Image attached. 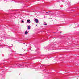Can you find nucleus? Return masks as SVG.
<instances>
[{"mask_svg":"<svg viewBox=\"0 0 79 79\" xmlns=\"http://www.w3.org/2000/svg\"><path fill=\"white\" fill-rule=\"evenodd\" d=\"M27 23H31V21H30V20H27Z\"/></svg>","mask_w":79,"mask_h":79,"instance_id":"f257e3e1","label":"nucleus"},{"mask_svg":"<svg viewBox=\"0 0 79 79\" xmlns=\"http://www.w3.org/2000/svg\"><path fill=\"white\" fill-rule=\"evenodd\" d=\"M35 21L36 22V23H38V22H39V20H38L37 19H35Z\"/></svg>","mask_w":79,"mask_h":79,"instance_id":"f03ea898","label":"nucleus"},{"mask_svg":"<svg viewBox=\"0 0 79 79\" xmlns=\"http://www.w3.org/2000/svg\"><path fill=\"white\" fill-rule=\"evenodd\" d=\"M28 27V29H31V27L28 26L27 27Z\"/></svg>","mask_w":79,"mask_h":79,"instance_id":"7ed1b4c3","label":"nucleus"},{"mask_svg":"<svg viewBox=\"0 0 79 79\" xmlns=\"http://www.w3.org/2000/svg\"><path fill=\"white\" fill-rule=\"evenodd\" d=\"M28 34V32L27 31H25V34Z\"/></svg>","mask_w":79,"mask_h":79,"instance_id":"20e7f679","label":"nucleus"},{"mask_svg":"<svg viewBox=\"0 0 79 79\" xmlns=\"http://www.w3.org/2000/svg\"><path fill=\"white\" fill-rule=\"evenodd\" d=\"M22 23H24V20H22Z\"/></svg>","mask_w":79,"mask_h":79,"instance_id":"39448f33","label":"nucleus"},{"mask_svg":"<svg viewBox=\"0 0 79 79\" xmlns=\"http://www.w3.org/2000/svg\"><path fill=\"white\" fill-rule=\"evenodd\" d=\"M5 0V2H7V1H6V0Z\"/></svg>","mask_w":79,"mask_h":79,"instance_id":"423d86ee","label":"nucleus"},{"mask_svg":"<svg viewBox=\"0 0 79 79\" xmlns=\"http://www.w3.org/2000/svg\"><path fill=\"white\" fill-rule=\"evenodd\" d=\"M15 65H16V66H18L17 64H14V66H15Z\"/></svg>","mask_w":79,"mask_h":79,"instance_id":"0eeeda50","label":"nucleus"},{"mask_svg":"<svg viewBox=\"0 0 79 79\" xmlns=\"http://www.w3.org/2000/svg\"><path fill=\"white\" fill-rule=\"evenodd\" d=\"M46 13H48V12H46Z\"/></svg>","mask_w":79,"mask_h":79,"instance_id":"6e6552de","label":"nucleus"},{"mask_svg":"<svg viewBox=\"0 0 79 79\" xmlns=\"http://www.w3.org/2000/svg\"><path fill=\"white\" fill-rule=\"evenodd\" d=\"M44 25H45V26H46V25H47V24H44Z\"/></svg>","mask_w":79,"mask_h":79,"instance_id":"1a4fd4ad","label":"nucleus"},{"mask_svg":"<svg viewBox=\"0 0 79 79\" xmlns=\"http://www.w3.org/2000/svg\"><path fill=\"white\" fill-rule=\"evenodd\" d=\"M23 44H25V43H23Z\"/></svg>","mask_w":79,"mask_h":79,"instance_id":"9d476101","label":"nucleus"},{"mask_svg":"<svg viewBox=\"0 0 79 79\" xmlns=\"http://www.w3.org/2000/svg\"><path fill=\"white\" fill-rule=\"evenodd\" d=\"M36 26H37V25H36Z\"/></svg>","mask_w":79,"mask_h":79,"instance_id":"9b49d317","label":"nucleus"}]
</instances>
